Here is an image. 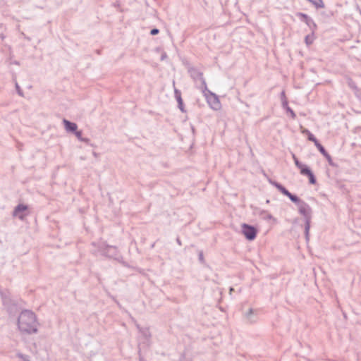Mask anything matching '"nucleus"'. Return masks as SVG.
I'll use <instances>...</instances> for the list:
<instances>
[{"instance_id":"nucleus-7","label":"nucleus","mask_w":361,"mask_h":361,"mask_svg":"<svg viewBox=\"0 0 361 361\" xmlns=\"http://www.w3.org/2000/svg\"><path fill=\"white\" fill-rule=\"evenodd\" d=\"M302 175L307 176L309 178L310 183L314 185L317 183L316 178L312 171L307 167V169H302Z\"/></svg>"},{"instance_id":"nucleus-2","label":"nucleus","mask_w":361,"mask_h":361,"mask_svg":"<svg viewBox=\"0 0 361 361\" xmlns=\"http://www.w3.org/2000/svg\"><path fill=\"white\" fill-rule=\"evenodd\" d=\"M299 213L303 216L305 220V235L308 241L310 238V229L312 219V210L308 204L302 201L298 204Z\"/></svg>"},{"instance_id":"nucleus-31","label":"nucleus","mask_w":361,"mask_h":361,"mask_svg":"<svg viewBox=\"0 0 361 361\" xmlns=\"http://www.w3.org/2000/svg\"><path fill=\"white\" fill-rule=\"evenodd\" d=\"M313 142L314 143V145L317 147V148L322 145L317 139L314 140Z\"/></svg>"},{"instance_id":"nucleus-21","label":"nucleus","mask_w":361,"mask_h":361,"mask_svg":"<svg viewBox=\"0 0 361 361\" xmlns=\"http://www.w3.org/2000/svg\"><path fill=\"white\" fill-rule=\"evenodd\" d=\"M16 90H17L18 94L20 97H23V90H21V88L20 87L19 85H18L17 82L16 83Z\"/></svg>"},{"instance_id":"nucleus-11","label":"nucleus","mask_w":361,"mask_h":361,"mask_svg":"<svg viewBox=\"0 0 361 361\" xmlns=\"http://www.w3.org/2000/svg\"><path fill=\"white\" fill-rule=\"evenodd\" d=\"M287 197L294 203L298 204L300 202H301L302 200L299 199L296 195L291 194L290 192L287 195Z\"/></svg>"},{"instance_id":"nucleus-14","label":"nucleus","mask_w":361,"mask_h":361,"mask_svg":"<svg viewBox=\"0 0 361 361\" xmlns=\"http://www.w3.org/2000/svg\"><path fill=\"white\" fill-rule=\"evenodd\" d=\"M297 16L300 17L302 21L306 23L310 18L307 14L303 13H298Z\"/></svg>"},{"instance_id":"nucleus-20","label":"nucleus","mask_w":361,"mask_h":361,"mask_svg":"<svg viewBox=\"0 0 361 361\" xmlns=\"http://www.w3.org/2000/svg\"><path fill=\"white\" fill-rule=\"evenodd\" d=\"M286 111L290 114V115L293 119L295 118L296 115H295V112L289 106H287Z\"/></svg>"},{"instance_id":"nucleus-12","label":"nucleus","mask_w":361,"mask_h":361,"mask_svg":"<svg viewBox=\"0 0 361 361\" xmlns=\"http://www.w3.org/2000/svg\"><path fill=\"white\" fill-rule=\"evenodd\" d=\"M74 133H75V136L77 137V138L79 140H80L82 142H89V139L88 138H83L82 137V131L76 130Z\"/></svg>"},{"instance_id":"nucleus-29","label":"nucleus","mask_w":361,"mask_h":361,"mask_svg":"<svg viewBox=\"0 0 361 361\" xmlns=\"http://www.w3.org/2000/svg\"><path fill=\"white\" fill-rule=\"evenodd\" d=\"M282 106L283 109H285L286 110H287V106H288V101L287 99H285L282 102Z\"/></svg>"},{"instance_id":"nucleus-10","label":"nucleus","mask_w":361,"mask_h":361,"mask_svg":"<svg viewBox=\"0 0 361 361\" xmlns=\"http://www.w3.org/2000/svg\"><path fill=\"white\" fill-rule=\"evenodd\" d=\"M106 252H104V255L108 257H112L113 255H116V247L114 246H109L107 245L106 247Z\"/></svg>"},{"instance_id":"nucleus-1","label":"nucleus","mask_w":361,"mask_h":361,"mask_svg":"<svg viewBox=\"0 0 361 361\" xmlns=\"http://www.w3.org/2000/svg\"><path fill=\"white\" fill-rule=\"evenodd\" d=\"M39 325L36 314L30 310H23L18 316V328L23 334H37Z\"/></svg>"},{"instance_id":"nucleus-3","label":"nucleus","mask_w":361,"mask_h":361,"mask_svg":"<svg viewBox=\"0 0 361 361\" xmlns=\"http://www.w3.org/2000/svg\"><path fill=\"white\" fill-rule=\"evenodd\" d=\"M204 90H202L203 95L205 97L206 100L209 106L214 110H219L221 109V102L218 96L214 92L208 90L207 87L204 86Z\"/></svg>"},{"instance_id":"nucleus-27","label":"nucleus","mask_w":361,"mask_h":361,"mask_svg":"<svg viewBox=\"0 0 361 361\" xmlns=\"http://www.w3.org/2000/svg\"><path fill=\"white\" fill-rule=\"evenodd\" d=\"M159 32V30L158 29H157V28H154V29L151 30V31H150V34L152 35H156Z\"/></svg>"},{"instance_id":"nucleus-16","label":"nucleus","mask_w":361,"mask_h":361,"mask_svg":"<svg viewBox=\"0 0 361 361\" xmlns=\"http://www.w3.org/2000/svg\"><path fill=\"white\" fill-rule=\"evenodd\" d=\"M295 166L300 170V173H302V169H307V166L303 164H302L301 162L299 161L298 159L295 160Z\"/></svg>"},{"instance_id":"nucleus-26","label":"nucleus","mask_w":361,"mask_h":361,"mask_svg":"<svg viewBox=\"0 0 361 361\" xmlns=\"http://www.w3.org/2000/svg\"><path fill=\"white\" fill-rule=\"evenodd\" d=\"M307 137H308V140L312 142H314V140L317 139L312 133H309V135H307Z\"/></svg>"},{"instance_id":"nucleus-18","label":"nucleus","mask_w":361,"mask_h":361,"mask_svg":"<svg viewBox=\"0 0 361 361\" xmlns=\"http://www.w3.org/2000/svg\"><path fill=\"white\" fill-rule=\"evenodd\" d=\"M348 85L351 89L357 90L355 82L351 78H348Z\"/></svg>"},{"instance_id":"nucleus-34","label":"nucleus","mask_w":361,"mask_h":361,"mask_svg":"<svg viewBox=\"0 0 361 361\" xmlns=\"http://www.w3.org/2000/svg\"><path fill=\"white\" fill-rule=\"evenodd\" d=\"M293 159L294 161L298 159V158L296 157V156L294 154H293Z\"/></svg>"},{"instance_id":"nucleus-8","label":"nucleus","mask_w":361,"mask_h":361,"mask_svg":"<svg viewBox=\"0 0 361 361\" xmlns=\"http://www.w3.org/2000/svg\"><path fill=\"white\" fill-rule=\"evenodd\" d=\"M63 123L67 131L75 133L78 129V126L75 123L71 122L66 119H63Z\"/></svg>"},{"instance_id":"nucleus-37","label":"nucleus","mask_w":361,"mask_h":361,"mask_svg":"<svg viewBox=\"0 0 361 361\" xmlns=\"http://www.w3.org/2000/svg\"><path fill=\"white\" fill-rule=\"evenodd\" d=\"M307 1H310V2L312 1V0H307Z\"/></svg>"},{"instance_id":"nucleus-36","label":"nucleus","mask_w":361,"mask_h":361,"mask_svg":"<svg viewBox=\"0 0 361 361\" xmlns=\"http://www.w3.org/2000/svg\"><path fill=\"white\" fill-rule=\"evenodd\" d=\"M19 357H21V358H23V355H19Z\"/></svg>"},{"instance_id":"nucleus-33","label":"nucleus","mask_w":361,"mask_h":361,"mask_svg":"<svg viewBox=\"0 0 361 361\" xmlns=\"http://www.w3.org/2000/svg\"><path fill=\"white\" fill-rule=\"evenodd\" d=\"M309 133H311L309 130L307 129H305L304 130H302V133H305L307 135H309Z\"/></svg>"},{"instance_id":"nucleus-15","label":"nucleus","mask_w":361,"mask_h":361,"mask_svg":"<svg viewBox=\"0 0 361 361\" xmlns=\"http://www.w3.org/2000/svg\"><path fill=\"white\" fill-rule=\"evenodd\" d=\"M176 101L178 102L179 109L183 113L185 112L186 111L185 109L182 98H178Z\"/></svg>"},{"instance_id":"nucleus-35","label":"nucleus","mask_w":361,"mask_h":361,"mask_svg":"<svg viewBox=\"0 0 361 361\" xmlns=\"http://www.w3.org/2000/svg\"><path fill=\"white\" fill-rule=\"evenodd\" d=\"M177 243H178V245H181V241L180 240L179 238L177 239Z\"/></svg>"},{"instance_id":"nucleus-24","label":"nucleus","mask_w":361,"mask_h":361,"mask_svg":"<svg viewBox=\"0 0 361 361\" xmlns=\"http://www.w3.org/2000/svg\"><path fill=\"white\" fill-rule=\"evenodd\" d=\"M305 41L307 45H310L313 42V40L310 38V35H307L305 37Z\"/></svg>"},{"instance_id":"nucleus-4","label":"nucleus","mask_w":361,"mask_h":361,"mask_svg":"<svg viewBox=\"0 0 361 361\" xmlns=\"http://www.w3.org/2000/svg\"><path fill=\"white\" fill-rule=\"evenodd\" d=\"M188 73L195 83L200 82L197 87L202 91L204 90V86L207 87L205 79L203 77V73L197 69L196 68L191 67L188 69Z\"/></svg>"},{"instance_id":"nucleus-6","label":"nucleus","mask_w":361,"mask_h":361,"mask_svg":"<svg viewBox=\"0 0 361 361\" xmlns=\"http://www.w3.org/2000/svg\"><path fill=\"white\" fill-rule=\"evenodd\" d=\"M27 209V205L19 204L15 207L13 215L18 217L20 220H24L25 216L28 215V214L24 213Z\"/></svg>"},{"instance_id":"nucleus-17","label":"nucleus","mask_w":361,"mask_h":361,"mask_svg":"<svg viewBox=\"0 0 361 361\" xmlns=\"http://www.w3.org/2000/svg\"><path fill=\"white\" fill-rule=\"evenodd\" d=\"M305 23L307 24V26H309L312 30L316 29V27H317L316 23L311 18H310L308 20V21H307Z\"/></svg>"},{"instance_id":"nucleus-28","label":"nucleus","mask_w":361,"mask_h":361,"mask_svg":"<svg viewBox=\"0 0 361 361\" xmlns=\"http://www.w3.org/2000/svg\"><path fill=\"white\" fill-rule=\"evenodd\" d=\"M253 314V309L252 308H250L247 311V312L246 313V317L247 318H250V317Z\"/></svg>"},{"instance_id":"nucleus-30","label":"nucleus","mask_w":361,"mask_h":361,"mask_svg":"<svg viewBox=\"0 0 361 361\" xmlns=\"http://www.w3.org/2000/svg\"><path fill=\"white\" fill-rule=\"evenodd\" d=\"M281 102H283V100L285 99H286V94H285V92L283 91L281 93Z\"/></svg>"},{"instance_id":"nucleus-25","label":"nucleus","mask_w":361,"mask_h":361,"mask_svg":"<svg viewBox=\"0 0 361 361\" xmlns=\"http://www.w3.org/2000/svg\"><path fill=\"white\" fill-rule=\"evenodd\" d=\"M198 257H199V260L202 262V263H204V255H203V252L202 251H200L199 254H198Z\"/></svg>"},{"instance_id":"nucleus-9","label":"nucleus","mask_w":361,"mask_h":361,"mask_svg":"<svg viewBox=\"0 0 361 361\" xmlns=\"http://www.w3.org/2000/svg\"><path fill=\"white\" fill-rule=\"evenodd\" d=\"M271 183L275 186L283 195L287 196V195L289 193V191L283 187L281 184L277 183V182H271Z\"/></svg>"},{"instance_id":"nucleus-32","label":"nucleus","mask_w":361,"mask_h":361,"mask_svg":"<svg viewBox=\"0 0 361 361\" xmlns=\"http://www.w3.org/2000/svg\"><path fill=\"white\" fill-rule=\"evenodd\" d=\"M313 142L314 143V145L317 147V148L322 145L317 139L314 140Z\"/></svg>"},{"instance_id":"nucleus-13","label":"nucleus","mask_w":361,"mask_h":361,"mask_svg":"<svg viewBox=\"0 0 361 361\" xmlns=\"http://www.w3.org/2000/svg\"><path fill=\"white\" fill-rule=\"evenodd\" d=\"M312 4L315 6L317 8H321L324 7V4L323 3L322 0H317V1H310Z\"/></svg>"},{"instance_id":"nucleus-23","label":"nucleus","mask_w":361,"mask_h":361,"mask_svg":"<svg viewBox=\"0 0 361 361\" xmlns=\"http://www.w3.org/2000/svg\"><path fill=\"white\" fill-rule=\"evenodd\" d=\"M317 149L323 156L328 153L322 145L319 146Z\"/></svg>"},{"instance_id":"nucleus-5","label":"nucleus","mask_w":361,"mask_h":361,"mask_svg":"<svg viewBox=\"0 0 361 361\" xmlns=\"http://www.w3.org/2000/svg\"><path fill=\"white\" fill-rule=\"evenodd\" d=\"M241 227L242 233L248 240H252L256 238L257 231L254 226L247 224H243Z\"/></svg>"},{"instance_id":"nucleus-22","label":"nucleus","mask_w":361,"mask_h":361,"mask_svg":"<svg viewBox=\"0 0 361 361\" xmlns=\"http://www.w3.org/2000/svg\"><path fill=\"white\" fill-rule=\"evenodd\" d=\"M174 94H175V97H176V100L178 99V98H182L181 92L178 89L175 88V90H174Z\"/></svg>"},{"instance_id":"nucleus-19","label":"nucleus","mask_w":361,"mask_h":361,"mask_svg":"<svg viewBox=\"0 0 361 361\" xmlns=\"http://www.w3.org/2000/svg\"><path fill=\"white\" fill-rule=\"evenodd\" d=\"M324 157L326 159L331 166H334L332 158L329 153H326Z\"/></svg>"}]
</instances>
